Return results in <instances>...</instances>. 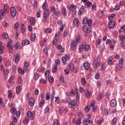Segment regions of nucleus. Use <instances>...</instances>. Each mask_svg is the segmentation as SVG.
Wrapping results in <instances>:
<instances>
[{
  "label": "nucleus",
  "mask_w": 125,
  "mask_h": 125,
  "mask_svg": "<svg viewBox=\"0 0 125 125\" xmlns=\"http://www.w3.org/2000/svg\"><path fill=\"white\" fill-rule=\"evenodd\" d=\"M64 103H68V107L71 109H76V108H78V106L80 104L79 101L76 102L75 99L71 100V98L69 97L66 98Z\"/></svg>",
  "instance_id": "nucleus-1"
},
{
  "label": "nucleus",
  "mask_w": 125,
  "mask_h": 125,
  "mask_svg": "<svg viewBox=\"0 0 125 125\" xmlns=\"http://www.w3.org/2000/svg\"><path fill=\"white\" fill-rule=\"evenodd\" d=\"M9 10V5L8 4H4L3 9H1L0 11V17H4V13H8V10Z\"/></svg>",
  "instance_id": "nucleus-2"
},
{
  "label": "nucleus",
  "mask_w": 125,
  "mask_h": 125,
  "mask_svg": "<svg viewBox=\"0 0 125 125\" xmlns=\"http://www.w3.org/2000/svg\"><path fill=\"white\" fill-rule=\"evenodd\" d=\"M12 17H15L17 14V10L14 7H11L10 9Z\"/></svg>",
  "instance_id": "nucleus-3"
},
{
  "label": "nucleus",
  "mask_w": 125,
  "mask_h": 125,
  "mask_svg": "<svg viewBox=\"0 0 125 125\" xmlns=\"http://www.w3.org/2000/svg\"><path fill=\"white\" fill-rule=\"evenodd\" d=\"M27 118H30L32 120H34V118H35V112H31V111H28L27 113Z\"/></svg>",
  "instance_id": "nucleus-4"
},
{
  "label": "nucleus",
  "mask_w": 125,
  "mask_h": 125,
  "mask_svg": "<svg viewBox=\"0 0 125 125\" xmlns=\"http://www.w3.org/2000/svg\"><path fill=\"white\" fill-rule=\"evenodd\" d=\"M70 48L71 50H75L77 48V42L72 41L70 43Z\"/></svg>",
  "instance_id": "nucleus-5"
},
{
  "label": "nucleus",
  "mask_w": 125,
  "mask_h": 125,
  "mask_svg": "<svg viewBox=\"0 0 125 125\" xmlns=\"http://www.w3.org/2000/svg\"><path fill=\"white\" fill-rule=\"evenodd\" d=\"M67 7L68 9L71 11H75V9L77 8V7L74 4H71V5L68 4L67 5Z\"/></svg>",
  "instance_id": "nucleus-6"
},
{
  "label": "nucleus",
  "mask_w": 125,
  "mask_h": 125,
  "mask_svg": "<svg viewBox=\"0 0 125 125\" xmlns=\"http://www.w3.org/2000/svg\"><path fill=\"white\" fill-rule=\"evenodd\" d=\"M93 65L95 69H97L99 67V62L97 60H95L93 62Z\"/></svg>",
  "instance_id": "nucleus-7"
},
{
  "label": "nucleus",
  "mask_w": 125,
  "mask_h": 125,
  "mask_svg": "<svg viewBox=\"0 0 125 125\" xmlns=\"http://www.w3.org/2000/svg\"><path fill=\"white\" fill-rule=\"evenodd\" d=\"M114 60V59H113L112 57H110L107 61V63L108 65H113L114 62L113 61Z\"/></svg>",
  "instance_id": "nucleus-8"
},
{
  "label": "nucleus",
  "mask_w": 125,
  "mask_h": 125,
  "mask_svg": "<svg viewBox=\"0 0 125 125\" xmlns=\"http://www.w3.org/2000/svg\"><path fill=\"white\" fill-rule=\"evenodd\" d=\"M115 26V21H111L108 23V28L109 29H113Z\"/></svg>",
  "instance_id": "nucleus-9"
},
{
  "label": "nucleus",
  "mask_w": 125,
  "mask_h": 125,
  "mask_svg": "<svg viewBox=\"0 0 125 125\" xmlns=\"http://www.w3.org/2000/svg\"><path fill=\"white\" fill-rule=\"evenodd\" d=\"M73 24L75 27H79L80 23L79 22V20L78 19H74L73 20Z\"/></svg>",
  "instance_id": "nucleus-10"
},
{
  "label": "nucleus",
  "mask_w": 125,
  "mask_h": 125,
  "mask_svg": "<svg viewBox=\"0 0 125 125\" xmlns=\"http://www.w3.org/2000/svg\"><path fill=\"white\" fill-rule=\"evenodd\" d=\"M29 103L30 106H34L35 105V100L33 98H30L29 100Z\"/></svg>",
  "instance_id": "nucleus-11"
},
{
  "label": "nucleus",
  "mask_w": 125,
  "mask_h": 125,
  "mask_svg": "<svg viewBox=\"0 0 125 125\" xmlns=\"http://www.w3.org/2000/svg\"><path fill=\"white\" fill-rule=\"evenodd\" d=\"M110 105L112 107H116L117 106V101L115 100H112L110 102Z\"/></svg>",
  "instance_id": "nucleus-12"
},
{
  "label": "nucleus",
  "mask_w": 125,
  "mask_h": 125,
  "mask_svg": "<svg viewBox=\"0 0 125 125\" xmlns=\"http://www.w3.org/2000/svg\"><path fill=\"white\" fill-rule=\"evenodd\" d=\"M83 45L84 46V49L85 51H87L89 49L90 45L88 44H86L85 42H83Z\"/></svg>",
  "instance_id": "nucleus-13"
},
{
  "label": "nucleus",
  "mask_w": 125,
  "mask_h": 125,
  "mask_svg": "<svg viewBox=\"0 0 125 125\" xmlns=\"http://www.w3.org/2000/svg\"><path fill=\"white\" fill-rule=\"evenodd\" d=\"M92 123H93L92 121H91L88 119H85L83 120V124L84 125H88V124H92Z\"/></svg>",
  "instance_id": "nucleus-14"
},
{
  "label": "nucleus",
  "mask_w": 125,
  "mask_h": 125,
  "mask_svg": "<svg viewBox=\"0 0 125 125\" xmlns=\"http://www.w3.org/2000/svg\"><path fill=\"white\" fill-rule=\"evenodd\" d=\"M17 110H16V108H15V107H12L11 108V113L12 114V115H16V112Z\"/></svg>",
  "instance_id": "nucleus-15"
},
{
  "label": "nucleus",
  "mask_w": 125,
  "mask_h": 125,
  "mask_svg": "<svg viewBox=\"0 0 125 125\" xmlns=\"http://www.w3.org/2000/svg\"><path fill=\"white\" fill-rule=\"evenodd\" d=\"M3 50H4V46H3L1 42H0V54L3 53Z\"/></svg>",
  "instance_id": "nucleus-16"
},
{
  "label": "nucleus",
  "mask_w": 125,
  "mask_h": 125,
  "mask_svg": "<svg viewBox=\"0 0 125 125\" xmlns=\"http://www.w3.org/2000/svg\"><path fill=\"white\" fill-rule=\"evenodd\" d=\"M83 67L85 70H88L89 67H90V64L88 62H85L83 64Z\"/></svg>",
  "instance_id": "nucleus-17"
},
{
  "label": "nucleus",
  "mask_w": 125,
  "mask_h": 125,
  "mask_svg": "<svg viewBox=\"0 0 125 125\" xmlns=\"http://www.w3.org/2000/svg\"><path fill=\"white\" fill-rule=\"evenodd\" d=\"M30 43V41L28 40H24L22 41V45H28Z\"/></svg>",
  "instance_id": "nucleus-18"
},
{
  "label": "nucleus",
  "mask_w": 125,
  "mask_h": 125,
  "mask_svg": "<svg viewBox=\"0 0 125 125\" xmlns=\"http://www.w3.org/2000/svg\"><path fill=\"white\" fill-rule=\"evenodd\" d=\"M125 61V59L121 58L119 61V64L118 65L120 68H122L123 67V64H124V61Z\"/></svg>",
  "instance_id": "nucleus-19"
},
{
  "label": "nucleus",
  "mask_w": 125,
  "mask_h": 125,
  "mask_svg": "<svg viewBox=\"0 0 125 125\" xmlns=\"http://www.w3.org/2000/svg\"><path fill=\"white\" fill-rule=\"evenodd\" d=\"M18 72L21 75H24V74H25V71H24V70L22 69L21 67L18 68Z\"/></svg>",
  "instance_id": "nucleus-20"
},
{
  "label": "nucleus",
  "mask_w": 125,
  "mask_h": 125,
  "mask_svg": "<svg viewBox=\"0 0 125 125\" xmlns=\"http://www.w3.org/2000/svg\"><path fill=\"white\" fill-rule=\"evenodd\" d=\"M21 89H22V88H21V86H18L16 87V93H17V94H19V93H20V92H21Z\"/></svg>",
  "instance_id": "nucleus-21"
},
{
  "label": "nucleus",
  "mask_w": 125,
  "mask_h": 125,
  "mask_svg": "<svg viewBox=\"0 0 125 125\" xmlns=\"http://www.w3.org/2000/svg\"><path fill=\"white\" fill-rule=\"evenodd\" d=\"M36 38H37V36L36 35V34L35 33L32 34L31 36V41L32 42H34V41H36Z\"/></svg>",
  "instance_id": "nucleus-22"
},
{
  "label": "nucleus",
  "mask_w": 125,
  "mask_h": 125,
  "mask_svg": "<svg viewBox=\"0 0 125 125\" xmlns=\"http://www.w3.org/2000/svg\"><path fill=\"white\" fill-rule=\"evenodd\" d=\"M91 4H92V3L88 0L87 2L84 4V5H85V7L87 8L89 7V6H91Z\"/></svg>",
  "instance_id": "nucleus-23"
},
{
  "label": "nucleus",
  "mask_w": 125,
  "mask_h": 125,
  "mask_svg": "<svg viewBox=\"0 0 125 125\" xmlns=\"http://www.w3.org/2000/svg\"><path fill=\"white\" fill-rule=\"evenodd\" d=\"M83 32H84L85 33H87L88 32V30H89V28L87 26H83Z\"/></svg>",
  "instance_id": "nucleus-24"
},
{
  "label": "nucleus",
  "mask_w": 125,
  "mask_h": 125,
  "mask_svg": "<svg viewBox=\"0 0 125 125\" xmlns=\"http://www.w3.org/2000/svg\"><path fill=\"white\" fill-rule=\"evenodd\" d=\"M117 121H118V119L117 118H114L111 121L112 125H117Z\"/></svg>",
  "instance_id": "nucleus-25"
},
{
  "label": "nucleus",
  "mask_w": 125,
  "mask_h": 125,
  "mask_svg": "<svg viewBox=\"0 0 125 125\" xmlns=\"http://www.w3.org/2000/svg\"><path fill=\"white\" fill-rule=\"evenodd\" d=\"M33 78L35 81H38V79H39V74H38L37 72H35L34 74Z\"/></svg>",
  "instance_id": "nucleus-26"
},
{
  "label": "nucleus",
  "mask_w": 125,
  "mask_h": 125,
  "mask_svg": "<svg viewBox=\"0 0 125 125\" xmlns=\"http://www.w3.org/2000/svg\"><path fill=\"white\" fill-rule=\"evenodd\" d=\"M104 95L103 93H100L98 95V97L97 98V100H101L102 98H103Z\"/></svg>",
  "instance_id": "nucleus-27"
},
{
  "label": "nucleus",
  "mask_w": 125,
  "mask_h": 125,
  "mask_svg": "<svg viewBox=\"0 0 125 125\" xmlns=\"http://www.w3.org/2000/svg\"><path fill=\"white\" fill-rule=\"evenodd\" d=\"M29 121V118L25 117V119L23 121V123L24 124V125H28Z\"/></svg>",
  "instance_id": "nucleus-28"
},
{
  "label": "nucleus",
  "mask_w": 125,
  "mask_h": 125,
  "mask_svg": "<svg viewBox=\"0 0 125 125\" xmlns=\"http://www.w3.org/2000/svg\"><path fill=\"white\" fill-rule=\"evenodd\" d=\"M49 11H50L49 9H46L44 13V16L49 17Z\"/></svg>",
  "instance_id": "nucleus-29"
},
{
  "label": "nucleus",
  "mask_w": 125,
  "mask_h": 125,
  "mask_svg": "<svg viewBox=\"0 0 125 125\" xmlns=\"http://www.w3.org/2000/svg\"><path fill=\"white\" fill-rule=\"evenodd\" d=\"M31 25H35V23H36V20H35V18H32L30 21Z\"/></svg>",
  "instance_id": "nucleus-30"
},
{
  "label": "nucleus",
  "mask_w": 125,
  "mask_h": 125,
  "mask_svg": "<svg viewBox=\"0 0 125 125\" xmlns=\"http://www.w3.org/2000/svg\"><path fill=\"white\" fill-rule=\"evenodd\" d=\"M20 59V55L19 54H17L16 55L15 62H16V63H18Z\"/></svg>",
  "instance_id": "nucleus-31"
},
{
  "label": "nucleus",
  "mask_w": 125,
  "mask_h": 125,
  "mask_svg": "<svg viewBox=\"0 0 125 125\" xmlns=\"http://www.w3.org/2000/svg\"><path fill=\"white\" fill-rule=\"evenodd\" d=\"M62 13L63 16H66L67 15V12H66V9L63 8L62 9Z\"/></svg>",
  "instance_id": "nucleus-32"
},
{
  "label": "nucleus",
  "mask_w": 125,
  "mask_h": 125,
  "mask_svg": "<svg viewBox=\"0 0 125 125\" xmlns=\"http://www.w3.org/2000/svg\"><path fill=\"white\" fill-rule=\"evenodd\" d=\"M69 67L71 71H74V70H75V66H74L73 63L69 64Z\"/></svg>",
  "instance_id": "nucleus-33"
},
{
  "label": "nucleus",
  "mask_w": 125,
  "mask_h": 125,
  "mask_svg": "<svg viewBox=\"0 0 125 125\" xmlns=\"http://www.w3.org/2000/svg\"><path fill=\"white\" fill-rule=\"evenodd\" d=\"M45 33H47V34H50L51 32H52V30L50 28H45L44 29Z\"/></svg>",
  "instance_id": "nucleus-34"
},
{
  "label": "nucleus",
  "mask_w": 125,
  "mask_h": 125,
  "mask_svg": "<svg viewBox=\"0 0 125 125\" xmlns=\"http://www.w3.org/2000/svg\"><path fill=\"white\" fill-rule=\"evenodd\" d=\"M49 16H43V22L45 23L47 22V19H48Z\"/></svg>",
  "instance_id": "nucleus-35"
},
{
  "label": "nucleus",
  "mask_w": 125,
  "mask_h": 125,
  "mask_svg": "<svg viewBox=\"0 0 125 125\" xmlns=\"http://www.w3.org/2000/svg\"><path fill=\"white\" fill-rule=\"evenodd\" d=\"M85 95L87 98H90V96H91V92L87 90Z\"/></svg>",
  "instance_id": "nucleus-36"
},
{
  "label": "nucleus",
  "mask_w": 125,
  "mask_h": 125,
  "mask_svg": "<svg viewBox=\"0 0 125 125\" xmlns=\"http://www.w3.org/2000/svg\"><path fill=\"white\" fill-rule=\"evenodd\" d=\"M76 42L77 43H79L81 42V36L78 35L76 38Z\"/></svg>",
  "instance_id": "nucleus-37"
},
{
  "label": "nucleus",
  "mask_w": 125,
  "mask_h": 125,
  "mask_svg": "<svg viewBox=\"0 0 125 125\" xmlns=\"http://www.w3.org/2000/svg\"><path fill=\"white\" fill-rule=\"evenodd\" d=\"M62 60L64 65H66V64H67V60H66V58H65V57H62Z\"/></svg>",
  "instance_id": "nucleus-38"
},
{
  "label": "nucleus",
  "mask_w": 125,
  "mask_h": 125,
  "mask_svg": "<svg viewBox=\"0 0 125 125\" xmlns=\"http://www.w3.org/2000/svg\"><path fill=\"white\" fill-rule=\"evenodd\" d=\"M8 98H11L12 97V91H11V90H8Z\"/></svg>",
  "instance_id": "nucleus-39"
},
{
  "label": "nucleus",
  "mask_w": 125,
  "mask_h": 125,
  "mask_svg": "<svg viewBox=\"0 0 125 125\" xmlns=\"http://www.w3.org/2000/svg\"><path fill=\"white\" fill-rule=\"evenodd\" d=\"M11 43H12V40L9 39L8 41L7 46L8 47H10V46H11L12 45Z\"/></svg>",
  "instance_id": "nucleus-40"
},
{
  "label": "nucleus",
  "mask_w": 125,
  "mask_h": 125,
  "mask_svg": "<svg viewBox=\"0 0 125 125\" xmlns=\"http://www.w3.org/2000/svg\"><path fill=\"white\" fill-rule=\"evenodd\" d=\"M59 112L60 115H62L63 114V112H64V106H62L59 110Z\"/></svg>",
  "instance_id": "nucleus-41"
},
{
  "label": "nucleus",
  "mask_w": 125,
  "mask_h": 125,
  "mask_svg": "<svg viewBox=\"0 0 125 125\" xmlns=\"http://www.w3.org/2000/svg\"><path fill=\"white\" fill-rule=\"evenodd\" d=\"M102 41L101 39H98L96 42V45H100Z\"/></svg>",
  "instance_id": "nucleus-42"
},
{
  "label": "nucleus",
  "mask_w": 125,
  "mask_h": 125,
  "mask_svg": "<svg viewBox=\"0 0 125 125\" xmlns=\"http://www.w3.org/2000/svg\"><path fill=\"white\" fill-rule=\"evenodd\" d=\"M84 110H85V111L86 112V113L89 112V110H90V106L88 105V106L85 107Z\"/></svg>",
  "instance_id": "nucleus-43"
},
{
  "label": "nucleus",
  "mask_w": 125,
  "mask_h": 125,
  "mask_svg": "<svg viewBox=\"0 0 125 125\" xmlns=\"http://www.w3.org/2000/svg\"><path fill=\"white\" fill-rule=\"evenodd\" d=\"M53 125H60V124L58 122V119H55L54 120V123H53Z\"/></svg>",
  "instance_id": "nucleus-44"
},
{
  "label": "nucleus",
  "mask_w": 125,
  "mask_h": 125,
  "mask_svg": "<svg viewBox=\"0 0 125 125\" xmlns=\"http://www.w3.org/2000/svg\"><path fill=\"white\" fill-rule=\"evenodd\" d=\"M18 83L19 84H22V83H23V80H22V78L19 77L18 79Z\"/></svg>",
  "instance_id": "nucleus-45"
},
{
  "label": "nucleus",
  "mask_w": 125,
  "mask_h": 125,
  "mask_svg": "<svg viewBox=\"0 0 125 125\" xmlns=\"http://www.w3.org/2000/svg\"><path fill=\"white\" fill-rule=\"evenodd\" d=\"M80 14H83V11H84V7L82 6L80 9Z\"/></svg>",
  "instance_id": "nucleus-46"
},
{
  "label": "nucleus",
  "mask_w": 125,
  "mask_h": 125,
  "mask_svg": "<svg viewBox=\"0 0 125 125\" xmlns=\"http://www.w3.org/2000/svg\"><path fill=\"white\" fill-rule=\"evenodd\" d=\"M57 69H58V66L55 65L53 69L52 73H56V72H57Z\"/></svg>",
  "instance_id": "nucleus-47"
},
{
  "label": "nucleus",
  "mask_w": 125,
  "mask_h": 125,
  "mask_svg": "<svg viewBox=\"0 0 125 125\" xmlns=\"http://www.w3.org/2000/svg\"><path fill=\"white\" fill-rule=\"evenodd\" d=\"M83 48H84V47L83 46V44L81 45H80L79 47V51L82 52V51L83 50Z\"/></svg>",
  "instance_id": "nucleus-48"
},
{
  "label": "nucleus",
  "mask_w": 125,
  "mask_h": 125,
  "mask_svg": "<svg viewBox=\"0 0 125 125\" xmlns=\"http://www.w3.org/2000/svg\"><path fill=\"white\" fill-rule=\"evenodd\" d=\"M38 71L40 73H41V72H43V71H44V68H43L42 66H41L38 69Z\"/></svg>",
  "instance_id": "nucleus-49"
},
{
  "label": "nucleus",
  "mask_w": 125,
  "mask_h": 125,
  "mask_svg": "<svg viewBox=\"0 0 125 125\" xmlns=\"http://www.w3.org/2000/svg\"><path fill=\"white\" fill-rule=\"evenodd\" d=\"M45 101H44V100L42 99L41 100L40 103V107H42V105H43V104H44Z\"/></svg>",
  "instance_id": "nucleus-50"
},
{
  "label": "nucleus",
  "mask_w": 125,
  "mask_h": 125,
  "mask_svg": "<svg viewBox=\"0 0 125 125\" xmlns=\"http://www.w3.org/2000/svg\"><path fill=\"white\" fill-rule=\"evenodd\" d=\"M49 70H46L45 73V77L46 79H47V78L49 77Z\"/></svg>",
  "instance_id": "nucleus-51"
},
{
  "label": "nucleus",
  "mask_w": 125,
  "mask_h": 125,
  "mask_svg": "<svg viewBox=\"0 0 125 125\" xmlns=\"http://www.w3.org/2000/svg\"><path fill=\"white\" fill-rule=\"evenodd\" d=\"M55 66H59V65H60V60L58 59H57L56 60V62H55Z\"/></svg>",
  "instance_id": "nucleus-52"
},
{
  "label": "nucleus",
  "mask_w": 125,
  "mask_h": 125,
  "mask_svg": "<svg viewBox=\"0 0 125 125\" xmlns=\"http://www.w3.org/2000/svg\"><path fill=\"white\" fill-rule=\"evenodd\" d=\"M87 25L88 26H91L92 24V21H91L90 19L87 20Z\"/></svg>",
  "instance_id": "nucleus-53"
},
{
  "label": "nucleus",
  "mask_w": 125,
  "mask_h": 125,
  "mask_svg": "<svg viewBox=\"0 0 125 125\" xmlns=\"http://www.w3.org/2000/svg\"><path fill=\"white\" fill-rule=\"evenodd\" d=\"M46 7H47V2H44L42 5V8L46 9Z\"/></svg>",
  "instance_id": "nucleus-54"
},
{
  "label": "nucleus",
  "mask_w": 125,
  "mask_h": 125,
  "mask_svg": "<svg viewBox=\"0 0 125 125\" xmlns=\"http://www.w3.org/2000/svg\"><path fill=\"white\" fill-rule=\"evenodd\" d=\"M43 53H45L46 55H47V54H48V52L47 51V47H45L43 48Z\"/></svg>",
  "instance_id": "nucleus-55"
},
{
  "label": "nucleus",
  "mask_w": 125,
  "mask_h": 125,
  "mask_svg": "<svg viewBox=\"0 0 125 125\" xmlns=\"http://www.w3.org/2000/svg\"><path fill=\"white\" fill-rule=\"evenodd\" d=\"M55 98L56 99L55 102L58 104H59V103H60V98H59V97H56Z\"/></svg>",
  "instance_id": "nucleus-56"
},
{
  "label": "nucleus",
  "mask_w": 125,
  "mask_h": 125,
  "mask_svg": "<svg viewBox=\"0 0 125 125\" xmlns=\"http://www.w3.org/2000/svg\"><path fill=\"white\" fill-rule=\"evenodd\" d=\"M88 19V18H87L86 17L83 19V24H84V25H85V24L87 23Z\"/></svg>",
  "instance_id": "nucleus-57"
},
{
  "label": "nucleus",
  "mask_w": 125,
  "mask_h": 125,
  "mask_svg": "<svg viewBox=\"0 0 125 125\" xmlns=\"http://www.w3.org/2000/svg\"><path fill=\"white\" fill-rule=\"evenodd\" d=\"M48 81L49 82V83H53V82H54V78H53V77H48Z\"/></svg>",
  "instance_id": "nucleus-58"
},
{
  "label": "nucleus",
  "mask_w": 125,
  "mask_h": 125,
  "mask_svg": "<svg viewBox=\"0 0 125 125\" xmlns=\"http://www.w3.org/2000/svg\"><path fill=\"white\" fill-rule=\"evenodd\" d=\"M68 33H69V32H68V31L67 30L64 31L63 32V38H66V37H68Z\"/></svg>",
  "instance_id": "nucleus-59"
},
{
  "label": "nucleus",
  "mask_w": 125,
  "mask_h": 125,
  "mask_svg": "<svg viewBox=\"0 0 125 125\" xmlns=\"http://www.w3.org/2000/svg\"><path fill=\"white\" fill-rule=\"evenodd\" d=\"M2 37L3 39H7V38H8V35L5 33H3Z\"/></svg>",
  "instance_id": "nucleus-60"
},
{
  "label": "nucleus",
  "mask_w": 125,
  "mask_h": 125,
  "mask_svg": "<svg viewBox=\"0 0 125 125\" xmlns=\"http://www.w3.org/2000/svg\"><path fill=\"white\" fill-rule=\"evenodd\" d=\"M9 48V50L10 53H13V46L8 47Z\"/></svg>",
  "instance_id": "nucleus-61"
},
{
  "label": "nucleus",
  "mask_w": 125,
  "mask_h": 125,
  "mask_svg": "<svg viewBox=\"0 0 125 125\" xmlns=\"http://www.w3.org/2000/svg\"><path fill=\"white\" fill-rule=\"evenodd\" d=\"M105 68H106V64L103 63L102 65L101 71H105Z\"/></svg>",
  "instance_id": "nucleus-62"
},
{
  "label": "nucleus",
  "mask_w": 125,
  "mask_h": 125,
  "mask_svg": "<svg viewBox=\"0 0 125 125\" xmlns=\"http://www.w3.org/2000/svg\"><path fill=\"white\" fill-rule=\"evenodd\" d=\"M49 106H47L44 109V112L45 113H48L49 112Z\"/></svg>",
  "instance_id": "nucleus-63"
},
{
  "label": "nucleus",
  "mask_w": 125,
  "mask_h": 125,
  "mask_svg": "<svg viewBox=\"0 0 125 125\" xmlns=\"http://www.w3.org/2000/svg\"><path fill=\"white\" fill-rule=\"evenodd\" d=\"M81 118H79L78 120L76 121V125H81Z\"/></svg>",
  "instance_id": "nucleus-64"
}]
</instances>
